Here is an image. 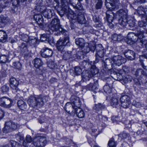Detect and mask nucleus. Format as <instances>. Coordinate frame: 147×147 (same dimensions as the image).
<instances>
[{"mask_svg": "<svg viewBox=\"0 0 147 147\" xmlns=\"http://www.w3.org/2000/svg\"><path fill=\"white\" fill-rule=\"evenodd\" d=\"M137 34V36L132 32L128 33L125 41L128 44L131 45L136 43L137 41L140 42V45L142 47L147 48V41L144 39L143 32H140Z\"/></svg>", "mask_w": 147, "mask_h": 147, "instance_id": "nucleus-1", "label": "nucleus"}, {"mask_svg": "<svg viewBox=\"0 0 147 147\" xmlns=\"http://www.w3.org/2000/svg\"><path fill=\"white\" fill-rule=\"evenodd\" d=\"M65 14L66 15L69 19L72 20H77L79 23L83 24L85 23L86 20L84 15L80 13L77 16L73 11L70 9H68L64 11Z\"/></svg>", "mask_w": 147, "mask_h": 147, "instance_id": "nucleus-2", "label": "nucleus"}, {"mask_svg": "<svg viewBox=\"0 0 147 147\" xmlns=\"http://www.w3.org/2000/svg\"><path fill=\"white\" fill-rule=\"evenodd\" d=\"M96 53L95 54L96 59L94 61L95 63H98L101 58H102L105 54V51L102 45L98 44L95 46Z\"/></svg>", "mask_w": 147, "mask_h": 147, "instance_id": "nucleus-3", "label": "nucleus"}, {"mask_svg": "<svg viewBox=\"0 0 147 147\" xmlns=\"http://www.w3.org/2000/svg\"><path fill=\"white\" fill-rule=\"evenodd\" d=\"M69 45L70 43L68 36L65 37L63 39L60 38L57 42L56 45L58 50L60 51L63 50L65 46Z\"/></svg>", "mask_w": 147, "mask_h": 147, "instance_id": "nucleus-4", "label": "nucleus"}, {"mask_svg": "<svg viewBox=\"0 0 147 147\" xmlns=\"http://www.w3.org/2000/svg\"><path fill=\"white\" fill-rule=\"evenodd\" d=\"M12 100L8 97L3 96L0 98V106L5 108H9L13 105Z\"/></svg>", "mask_w": 147, "mask_h": 147, "instance_id": "nucleus-5", "label": "nucleus"}, {"mask_svg": "<svg viewBox=\"0 0 147 147\" xmlns=\"http://www.w3.org/2000/svg\"><path fill=\"white\" fill-rule=\"evenodd\" d=\"M17 127V124L13 121H9L5 123L4 127L3 129V133H7L9 131L16 129Z\"/></svg>", "mask_w": 147, "mask_h": 147, "instance_id": "nucleus-6", "label": "nucleus"}, {"mask_svg": "<svg viewBox=\"0 0 147 147\" xmlns=\"http://www.w3.org/2000/svg\"><path fill=\"white\" fill-rule=\"evenodd\" d=\"M46 143V138L45 137L38 136L34 138L33 140V144L36 147L44 146Z\"/></svg>", "mask_w": 147, "mask_h": 147, "instance_id": "nucleus-7", "label": "nucleus"}, {"mask_svg": "<svg viewBox=\"0 0 147 147\" xmlns=\"http://www.w3.org/2000/svg\"><path fill=\"white\" fill-rule=\"evenodd\" d=\"M121 106L124 108H128L130 104V97L127 95L122 96L120 98Z\"/></svg>", "mask_w": 147, "mask_h": 147, "instance_id": "nucleus-8", "label": "nucleus"}, {"mask_svg": "<svg viewBox=\"0 0 147 147\" xmlns=\"http://www.w3.org/2000/svg\"><path fill=\"white\" fill-rule=\"evenodd\" d=\"M112 60L114 64L118 66L121 65L122 63H124L126 61L125 59L119 55L113 56Z\"/></svg>", "mask_w": 147, "mask_h": 147, "instance_id": "nucleus-9", "label": "nucleus"}, {"mask_svg": "<svg viewBox=\"0 0 147 147\" xmlns=\"http://www.w3.org/2000/svg\"><path fill=\"white\" fill-rule=\"evenodd\" d=\"M27 103L30 106L33 108L36 107H40V106L42 105L40 102L37 103L35 97L32 96H30L28 100Z\"/></svg>", "mask_w": 147, "mask_h": 147, "instance_id": "nucleus-10", "label": "nucleus"}, {"mask_svg": "<svg viewBox=\"0 0 147 147\" xmlns=\"http://www.w3.org/2000/svg\"><path fill=\"white\" fill-rule=\"evenodd\" d=\"M41 55L42 57L44 58H49L52 56L53 53L52 50L47 47H44L41 51Z\"/></svg>", "mask_w": 147, "mask_h": 147, "instance_id": "nucleus-11", "label": "nucleus"}, {"mask_svg": "<svg viewBox=\"0 0 147 147\" xmlns=\"http://www.w3.org/2000/svg\"><path fill=\"white\" fill-rule=\"evenodd\" d=\"M119 24L123 26H126L127 24H129V25L133 27L134 25V23L131 20H129L128 17L127 18H120L119 20Z\"/></svg>", "mask_w": 147, "mask_h": 147, "instance_id": "nucleus-12", "label": "nucleus"}, {"mask_svg": "<svg viewBox=\"0 0 147 147\" xmlns=\"http://www.w3.org/2000/svg\"><path fill=\"white\" fill-rule=\"evenodd\" d=\"M24 38L23 37L22 39L27 44H28L30 46H34L36 43L37 40L34 37H32V38H29V37L26 35H24Z\"/></svg>", "mask_w": 147, "mask_h": 147, "instance_id": "nucleus-13", "label": "nucleus"}, {"mask_svg": "<svg viewBox=\"0 0 147 147\" xmlns=\"http://www.w3.org/2000/svg\"><path fill=\"white\" fill-rule=\"evenodd\" d=\"M95 43L93 41H90L89 43H86V48L84 49V52L86 53L90 51L93 52L95 49Z\"/></svg>", "mask_w": 147, "mask_h": 147, "instance_id": "nucleus-14", "label": "nucleus"}, {"mask_svg": "<svg viewBox=\"0 0 147 147\" xmlns=\"http://www.w3.org/2000/svg\"><path fill=\"white\" fill-rule=\"evenodd\" d=\"M49 30L50 33L53 32H57L63 33L64 32V30L61 27V26L50 25L49 26Z\"/></svg>", "mask_w": 147, "mask_h": 147, "instance_id": "nucleus-15", "label": "nucleus"}, {"mask_svg": "<svg viewBox=\"0 0 147 147\" xmlns=\"http://www.w3.org/2000/svg\"><path fill=\"white\" fill-rule=\"evenodd\" d=\"M125 57L128 59L133 60L135 58V52L130 50H126L124 52Z\"/></svg>", "mask_w": 147, "mask_h": 147, "instance_id": "nucleus-16", "label": "nucleus"}, {"mask_svg": "<svg viewBox=\"0 0 147 147\" xmlns=\"http://www.w3.org/2000/svg\"><path fill=\"white\" fill-rule=\"evenodd\" d=\"M40 11L41 13V14L43 15L45 18L49 19L53 15L54 11L49 9H46L43 10L41 9Z\"/></svg>", "mask_w": 147, "mask_h": 147, "instance_id": "nucleus-17", "label": "nucleus"}, {"mask_svg": "<svg viewBox=\"0 0 147 147\" xmlns=\"http://www.w3.org/2000/svg\"><path fill=\"white\" fill-rule=\"evenodd\" d=\"M117 94H114L110 96L111 98V105L113 107L117 108L119 106V99L116 97Z\"/></svg>", "mask_w": 147, "mask_h": 147, "instance_id": "nucleus-18", "label": "nucleus"}, {"mask_svg": "<svg viewBox=\"0 0 147 147\" xmlns=\"http://www.w3.org/2000/svg\"><path fill=\"white\" fill-rule=\"evenodd\" d=\"M10 85L11 88L14 90H18V86L19 84L18 82L13 77H12L9 80Z\"/></svg>", "mask_w": 147, "mask_h": 147, "instance_id": "nucleus-19", "label": "nucleus"}, {"mask_svg": "<svg viewBox=\"0 0 147 147\" xmlns=\"http://www.w3.org/2000/svg\"><path fill=\"white\" fill-rule=\"evenodd\" d=\"M34 66L39 70H40V72H42V65L43 63L41 60L39 58H36L33 61Z\"/></svg>", "mask_w": 147, "mask_h": 147, "instance_id": "nucleus-20", "label": "nucleus"}, {"mask_svg": "<svg viewBox=\"0 0 147 147\" xmlns=\"http://www.w3.org/2000/svg\"><path fill=\"white\" fill-rule=\"evenodd\" d=\"M19 47L20 48L21 53L22 55L26 56L28 55L29 52L26 43L22 42Z\"/></svg>", "mask_w": 147, "mask_h": 147, "instance_id": "nucleus-21", "label": "nucleus"}, {"mask_svg": "<svg viewBox=\"0 0 147 147\" xmlns=\"http://www.w3.org/2000/svg\"><path fill=\"white\" fill-rule=\"evenodd\" d=\"M92 77L90 71L86 70L83 71L82 74V77L83 81L89 80L90 78Z\"/></svg>", "mask_w": 147, "mask_h": 147, "instance_id": "nucleus-22", "label": "nucleus"}, {"mask_svg": "<svg viewBox=\"0 0 147 147\" xmlns=\"http://www.w3.org/2000/svg\"><path fill=\"white\" fill-rule=\"evenodd\" d=\"M71 100L72 103L75 105V108H80V106L81 105V102L80 100V99L78 97L75 96H73L71 98Z\"/></svg>", "mask_w": 147, "mask_h": 147, "instance_id": "nucleus-23", "label": "nucleus"}, {"mask_svg": "<svg viewBox=\"0 0 147 147\" xmlns=\"http://www.w3.org/2000/svg\"><path fill=\"white\" fill-rule=\"evenodd\" d=\"M105 5L107 8L111 10H113L115 8V3L113 0H105Z\"/></svg>", "mask_w": 147, "mask_h": 147, "instance_id": "nucleus-24", "label": "nucleus"}, {"mask_svg": "<svg viewBox=\"0 0 147 147\" xmlns=\"http://www.w3.org/2000/svg\"><path fill=\"white\" fill-rule=\"evenodd\" d=\"M37 103H42V105L40 106V107L43 106L45 101H46V99L47 97L42 95H39L35 96Z\"/></svg>", "mask_w": 147, "mask_h": 147, "instance_id": "nucleus-25", "label": "nucleus"}, {"mask_svg": "<svg viewBox=\"0 0 147 147\" xmlns=\"http://www.w3.org/2000/svg\"><path fill=\"white\" fill-rule=\"evenodd\" d=\"M9 18L3 16H0V28L4 27L6 23L9 22Z\"/></svg>", "mask_w": 147, "mask_h": 147, "instance_id": "nucleus-26", "label": "nucleus"}, {"mask_svg": "<svg viewBox=\"0 0 147 147\" xmlns=\"http://www.w3.org/2000/svg\"><path fill=\"white\" fill-rule=\"evenodd\" d=\"M8 38L6 32L3 30H0V41L2 42H5Z\"/></svg>", "mask_w": 147, "mask_h": 147, "instance_id": "nucleus-27", "label": "nucleus"}, {"mask_svg": "<svg viewBox=\"0 0 147 147\" xmlns=\"http://www.w3.org/2000/svg\"><path fill=\"white\" fill-rule=\"evenodd\" d=\"M92 63H94V62L92 63V62L90 63L86 61H83L80 63V65L81 68L82 69L85 68L86 69H88L91 66Z\"/></svg>", "mask_w": 147, "mask_h": 147, "instance_id": "nucleus-28", "label": "nucleus"}, {"mask_svg": "<svg viewBox=\"0 0 147 147\" xmlns=\"http://www.w3.org/2000/svg\"><path fill=\"white\" fill-rule=\"evenodd\" d=\"M127 9H120L117 11V15L120 18H127Z\"/></svg>", "mask_w": 147, "mask_h": 147, "instance_id": "nucleus-29", "label": "nucleus"}, {"mask_svg": "<svg viewBox=\"0 0 147 147\" xmlns=\"http://www.w3.org/2000/svg\"><path fill=\"white\" fill-rule=\"evenodd\" d=\"M34 19L39 25L42 26L43 23V18L41 15L39 14H35L34 16Z\"/></svg>", "mask_w": 147, "mask_h": 147, "instance_id": "nucleus-30", "label": "nucleus"}, {"mask_svg": "<svg viewBox=\"0 0 147 147\" xmlns=\"http://www.w3.org/2000/svg\"><path fill=\"white\" fill-rule=\"evenodd\" d=\"M103 89L104 92L107 94L109 96L113 95V94L111 91V88H110L109 84L107 83L104 86Z\"/></svg>", "mask_w": 147, "mask_h": 147, "instance_id": "nucleus-31", "label": "nucleus"}, {"mask_svg": "<svg viewBox=\"0 0 147 147\" xmlns=\"http://www.w3.org/2000/svg\"><path fill=\"white\" fill-rule=\"evenodd\" d=\"M61 52L63 54V58L65 60H67L71 57V51L66 52L63 50L61 51Z\"/></svg>", "mask_w": 147, "mask_h": 147, "instance_id": "nucleus-32", "label": "nucleus"}, {"mask_svg": "<svg viewBox=\"0 0 147 147\" xmlns=\"http://www.w3.org/2000/svg\"><path fill=\"white\" fill-rule=\"evenodd\" d=\"M75 43L77 45H78L81 47H82L84 46L85 43V42L83 38H76L75 40Z\"/></svg>", "mask_w": 147, "mask_h": 147, "instance_id": "nucleus-33", "label": "nucleus"}, {"mask_svg": "<svg viewBox=\"0 0 147 147\" xmlns=\"http://www.w3.org/2000/svg\"><path fill=\"white\" fill-rule=\"evenodd\" d=\"M135 74L136 76H146V72L143 69L140 68L136 70Z\"/></svg>", "mask_w": 147, "mask_h": 147, "instance_id": "nucleus-34", "label": "nucleus"}, {"mask_svg": "<svg viewBox=\"0 0 147 147\" xmlns=\"http://www.w3.org/2000/svg\"><path fill=\"white\" fill-rule=\"evenodd\" d=\"M75 111L77 117L79 118H82L84 117L85 114L84 111L80 108H75Z\"/></svg>", "mask_w": 147, "mask_h": 147, "instance_id": "nucleus-35", "label": "nucleus"}, {"mask_svg": "<svg viewBox=\"0 0 147 147\" xmlns=\"http://www.w3.org/2000/svg\"><path fill=\"white\" fill-rule=\"evenodd\" d=\"M75 107L70 102L67 103L65 106L64 109L66 112L69 113L70 112V110L73 109H75Z\"/></svg>", "mask_w": 147, "mask_h": 147, "instance_id": "nucleus-36", "label": "nucleus"}, {"mask_svg": "<svg viewBox=\"0 0 147 147\" xmlns=\"http://www.w3.org/2000/svg\"><path fill=\"white\" fill-rule=\"evenodd\" d=\"M138 10L139 12V13L140 14L142 15L144 14L147 16V7H144L143 6H141L138 8Z\"/></svg>", "mask_w": 147, "mask_h": 147, "instance_id": "nucleus-37", "label": "nucleus"}, {"mask_svg": "<svg viewBox=\"0 0 147 147\" xmlns=\"http://www.w3.org/2000/svg\"><path fill=\"white\" fill-rule=\"evenodd\" d=\"M105 106L103 104L99 103L96 104L93 107V109L96 111H98L105 108Z\"/></svg>", "mask_w": 147, "mask_h": 147, "instance_id": "nucleus-38", "label": "nucleus"}, {"mask_svg": "<svg viewBox=\"0 0 147 147\" xmlns=\"http://www.w3.org/2000/svg\"><path fill=\"white\" fill-rule=\"evenodd\" d=\"M90 68V71L91 74L92 75V76L98 73V69L94 65L92 64Z\"/></svg>", "mask_w": 147, "mask_h": 147, "instance_id": "nucleus-39", "label": "nucleus"}, {"mask_svg": "<svg viewBox=\"0 0 147 147\" xmlns=\"http://www.w3.org/2000/svg\"><path fill=\"white\" fill-rule=\"evenodd\" d=\"M142 19L145 21H139L138 23V26L140 27L145 26L147 25V18L145 16H143Z\"/></svg>", "mask_w": 147, "mask_h": 147, "instance_id": "nucleus-40", "label": "nucleus"}, {"mask_svg": "<svg viewBox=\"0 0 147 147\" xmlns=\"http://www.w3.org/2000/svg\"><path fill=\"white\" fill-rule=\"evenodd\" d=\"M7 65L5 64H4L2 65V68L3 69L1 71V74L0 75V79H2L3 78L5 77L6 76V69H3V67L6 66Z\"/></svg>", "mask_w": 147, "mask_h": 147, "instance_id": "nucleus-41", "label": "nucleus"}, {"mask_svg": "<svg viewBox=\"0 0 147 147\" xmlns=\"http://www.w3.org/2000/svg\"><path fill=\"white\" fill-rule=\"evenodd\" d=\"M129 134L126 133L125 132H123L121 133L119 135V138H120L121 139L124 140L125 139H129Z\"/></svg>", "mask_w": 147, "mask_h": 147, "instance_id": "nucleus-42", "label": "nucleus"}, {"mask_svg": "<svg viewBox=\"0 0 147 147\" xmlns=\"http://www.w3.org/2000/svg\"><path fill=\"white\" fill-rule=\"evenodd\" d=\"M111 38L114 41H119L122 39V37L121 35L114 34L112 35Z\"/></svg>", "mask_w": 147, "mask_h": 147, "instance_id": "nucleus-43", "label": "nucleus"}, {"mask_svg": "<svg viewBox=\"0 0 147 147\" xmlns=\"http://www.w3.org/2000/svg\"><path fill=\"white\" fill-rule=\"evenodd\" d=\"M111 13L113 15V16L107 13L106 14V19L108 23L112 22L114 18V14H113L111 11Z\"/></svg>", "mask_w": 147, "mask_h": 147, "instance_id": "nucleus-44", "label": "nucleus"}, {"mask_svg": "<svg viewBox=\"0 0 147 147\" xmlns=\"http://www.w3.org/2000/svg\"><path fill=\"white\" fill-rule=\"evenodd\" d=\"M13 67L14 68L19 70L21 69V65L20 63L19 62H15L13 64Z\"/></svg>", "mask_w": 147, "mask_h": 147, "instance_id": "nucleus-45", "label": "nucleus"}, {"mask_svg": "<svg viewBox=\"0 0 147 147\" xmlns=\"http://www.w3.org/2000/svg\"><path fill=\"white\" fill-rule=\"evenodd\" d=\"M51 25H54L57 26H61L60 25V21L57 18H54L52 21L51 24Z\"/></svg>", "mask_w": 147, "mask_h": 147, "instance_id": "nucleus-46", "label": "nucleus"}, {"mask_svg": "<svg viewBox=\"0 0 147 147\" xmlns=\"http://www.w3.org/2000/svg\"><path fill=\"white\" fill-rule=\"evenodd\" d=\"M111 60V59L110 58L106 59L105 61L103 62V63L102 66L104 68L105 71L108 70V68L107 67V65L106 64V63L108 61H110Z\"/></svg>", "mask_w": 147, "mask_h": 147, "instance_id": "nucleus-47", "label": "nucleus"}, {"mask_svg": "<svg viewBox=\"0 0 147 147\" xmlns=\"http://www.w3.org/2000/svg\"><path fill=\"white\" fill-rule=\"evenodd\" d=\"M7 57L5 55H3L0 56V63L5 64L7 60Z\"/></svg>", "mask_w": 147, "mask_h": 147, "instance_id": "nucleus-48", "label": "nucleus"}, {"mask_svg": "<svg viewBox=\"0 0 147 147\" xmlns=\"http://www.w3.org/2000/svg\"><path fill=\"white\" fill-rule=\"evenodd\" d=\"M117 70L118 71V74H119V75L118 74L117 75V76H118V78H119V80L122 79L123 80L124 77L122 76V74H123V72L124 73V72L123 69H119Z\"/></svg>", "mask_w": 147, "mask_h": 147, "instance_id": "nucleus-49", "label": "nucleus"}, {"mask_svg": "<svg viewBox=\"0 0 147 147\" xmlns=\"http://www.w3.org/2000/svg\"><path fill=\"white\" fill-rule=\"evenodd\" d=\"M82 71V68L79 67H76L75 68L74 73L76 75H78L81 74Z\"/></svg>", "mask_w": 147, "mask_h": 147, "instance_id": "nucleus-50", "label": "nucleus"}, {"mask_svg": "<svg viewBox=\"0 0 147 147\" xmlns=\"http://www.w3.org/2000/svg\"><path fill=\"white\" fill-rule=\"evenodd\" d=\"M109 147H115L116 146V143L114 141L113 139L112 138L108 144Z\"/></svg>", "mask_w": 147, "mask_h": 147, "instance_id": "nucleus-51", "label": "nucleus"}, {"mask_svg": "<svg viewBox=\"0 0 147 147\" xmlns=\"http://www.w3.org/2000/svg\"><path fill=\"white\" fill-rule=\"evenodd\" d=\"M48 66L50 69H53L56 67V65L54 62L51 61L48 63Z\"/></svg>", "mask_w": 147, "mask_h": 147, "instance_id": "nucleus-52", "label": "nucleus"}, {"mask_svg": "<svg viewBox=\"0 0 147 147\" xmlns=\"http://www.w3.org/2000/svg\"><path fill=\"white\" fill-rule=\"evenodd\" d=\"M1 89L3 93H6L9 90V87L7 85H5L1 87Z\"/></svg>", "mask_w": 147, "mask_h": 147, "instance_id": "nucleus-53", "label": "nucleus"}, {"mask_svg": "<svg viewBox=\"0 0 147 147\" xmlns=\"http://www.w3.org/2000/svg\"><path fill=\"white\" fill-rule=\"evenodd\" d=\"M40 40L41 41H48V39L47 37L46 34H43L40 36Z\"/></svg>", "mask_w": 147, "mask_h": 147, "instance_id": "nucleus-54", "label": "nucleus"}, {"mask_svg": "<svg viewBox=\"0 0 147 147\" xmlns=\"http://www.w3.org/2000/svg\"><path fill=\"white\" fill-rule=\"evenodd\" d=\"M123 80L125 83H127V82L131 81V78L130 76L127 75L124 77Z\"/></svg>", "mask_w": 147, "mask_h": 147, "instance_id": "nucleus-55", "label": "nucleus"}, {"mask_svg": "<svg viewBox=\"0 0 147 147\" xmlns=\"http://www.w3.org/2000/svg\"><path fill=\"white\" fill-rule=\"evenodd\" d=\"M92 133H91L92 135L94 136H97L98 134V133L97 130L94 128H93L92 129Z\"/></svg>", "mask_w": 147, "mask_h": 147, "instance_id": "nucleus-56", "label": "nucleus"}, {"mask_svg": "<svg viewBox=\"0 0 147 147\" xmlns=\"http://www.w3.org/2000/svg\"><path fill=\"white\" fill-rule=\"evenodd\" d=\"M92 91H93L94 92H96L98 91V88L97 87V86L96 85H93L92 84Z\"/></svg>", "mask_w": 147, "mask_h": 147, "instance_id": "nucleus-57", "label": "nucleus"}, {"mask_svg": "<svg viewBox=\"0 0 147 147\" xmlns=\"http://www.w3.org/2000/svg\"><path fill=\"white\" fill-rule=\"evenodd\" d=\"M132 105L136 107H140L141 105L140 103L138 102H136L135 101H134L132 102Z\"/></svg>", "mask_w": 147, "mask_h": 147, "instance_id": "nucleus-58", "label": "nucleus"}, {"mask_svg": "<svg viewBox=\"0 0 147 147\" xmlns=\"http://www.w3.org/2000/svg\"><path fill=\"white\" fill-rule=\"evenodd\" d=\"M102 3L100 0H98L96 5V8L97 9H100L102 6Z\"/></svg>", "mask_w": 147, "mask_h": 147, "instance_id": "nucleus-59", "label": "nucleus"}, {"mask_svg": "<svg viewBox=\"0 0 147 147\" xmlns=\"http://www.w3.org/2000/svg\"><path fill=\"white\" fill-rule=\"evenodd\" d=\"M26 141L28 143H30L32 141V139L31 137L29 135H27L26 138Z\"/></svg>", "mask_w": 147, "mask_h": 147, "instance_id": "nucleus-60", "label": "nucleus"}, {"mask_svg": "<svg viewBox=\"0 0 147 147\" xmlns=\"http://www.w3.org/2000/svg\"><path fill=\"white\" fill-rule=\"evenodd\" d=\"M5 112L1 109L0 108V120L3 118L4 116Z\"/></svg>", "mask_w": 147, "mask_h": 147, "instance_id": "nucleus-61", "label": "nucleus"}, {"mask_svg": "<svg viewBox=\"0 0 147 147\" xmlns=\"http://www.w3.org/2000/svg\"><path fill=\"white\" fill-rule=\"evenodd\" d=\"M92 83H90L89 84L87 85L86 86V89L87 90L90 91H92Z\"/></svg>", "mask_w": 147, "mask_h": 147, "instance_id": "nucleus-62", "label": "nucleus"}, {"mask_svg": "<svg viewBox=\"0 0 147 147\" xmlns=\"http://www.w3.org/2000/svg\"><path fill=\"white\" fill-rule=\"evenodd\" d=\"M12 147H16L18 145V143L14 141H11V142Z\"/></svg>", "mask_w": 147, "mask_h": 147, "instance_id": "nucleus-63", "label": "nucleus"}, {"mask_svg": "<svg viewBox=\"0 0 147 147\" xmlns=\"http://www.w3.org/2000/svg\"><path fill=\"white\" fill-rule=\"evenodd\" d=\"M27 105L25 102L19 108L21 110H24L26 109L27 107Z\"/></svg>", "mask_w": 147, "mask_h": 147, "instance_id": "nucleus-64", "label": "nucleus"}]
</instances>
